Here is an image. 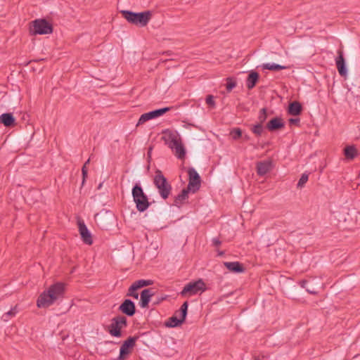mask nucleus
<instances>
[{
    "instance_id": "41",
    "label": "nucleus",
    "mask_w": 360,
    "mask_h": 360,
    "mask_svg": "<svg viewBox=\"0 0 360 360\" xmlns=\"http://www.w3.org/2000/svg\"><path fill=\"white\" fill-rule=\"evenodd\" d=\"M308 284V281L306 280H303L300 282V285L302 288H307V285Z\"/></svg>"
},
{
    "instance_id": "38",
    "label": "nucleus",
    "mask_w": 360,
    "mask_h": 360,
    "mask_svg": "<svg viewBox=\"0 0 360 360\" xmlns=\"http://www.w3.org/2000/svg\"><path fill=\"white\" fill-rule=\"evenodd\" d=\"M212 244L214 246H219L221 243V240L218 238H214L212 240Z\"/></svg>"
},
{
    "instance_id": "29",
    "label": "nucleus",
    "mask_w": 360,
    "mask_h": 360,
    "mask_svg": "<svg viewBox=\"0 0 360 360\" xmlns=\"http://www.w3.org/2000/svg\"><path fill=\"white\" fill-rule=\"evenodd\" d=\"M188 306V302H185L181 306L180 309L179 311H176V314H179V317H181L183 320L186 319V317L187 315Z\"/></svg>"
},
{
    "instance_id": "43",
    "label": "nucleus",
    "mask_w": 360,
    "mask_h": 360,
    "mask_svg": "<svg viewBox=\"0 0 360 360\" xmlns=\"http://www.w3.org/2000/svg\"><path fill=\"white\" fill-rule=\"evenodd\" d=\"M89 162H90V158H89V159L86 161V162L84 164V165H83V166H85V167H86V165H87L88 164H89Z\"/></svg>"
},
{
    "instance_id": "34",
    "label": "nucleus",
    "mask_w": 360,
    "mask_h": 360,
    "mask_svg": "<svg viewBox=\"0 0 360 360\" xmlns=\"http://www.w3.org/2000/svg\"><path fill=\"white\" fill-rule=\"evenodd\" d=\"M226 80V89L229 92H230L233 88L236 86V82L230 77L227 78Z\"/></svg>"
},
{
    "instance_id": "13",
    "label": "nucleus",
    "mask_w": 360,
    "mask_h": 360,
    "mask_svg": "<svg viewBox=\"0 0 360 360\" xmlns=\"http://www.w3.org/2000/svg\"><path fill=\"white\" fill-rule=\"evenodd\" d=\"M119 310L128 316H132L136 313L135 304L131 300L126 299L120 305Z\"/></svg>"
},
{
    "instance_id": "6",
    "label": "nucleus",
    "mask_w": 360,
    "mask_h": 360,
    "mask_svg": "<svg viewBox=\"0 0 360 360\" xmlns=\"http://www.w3.org/2000/svg\"><path fill=\"white\" fill-rule=\"evenodd\" d=\"M127 326V318L124 316H117L112 319L111 323L108 326V333L113 337L122 336L121 330Z\"/></svg>"
},
{
    "instance_id": "39",
    "label": "nucleus",
    "mask_w": 360,
    "mask_h": 360,
    "mask_svg": "<svg viewBox=\"0 0 360 360\" xmlns=\"http://www.w3.org/2000/svg\"><path fill=\"white\" fill-rule=\"evenodd\" d=\"M82 176H83V182L85 181V179L87 176V168L85 166H83L82 168Z\"/></svg>"
},
{
    "instance_id": "7",
    "label": "nucleus",
    "mask_w": 360,
    "mask_h": 360,
    "mask_svg": "<svg viewBox=\"0 0 360 360\" xmlns=\"http://www.w3.org/2000/svg\"><path fill=\"white\" fill-rule=\"evenodd\" d=\"M205 290V283L200 279L186 285L180 294L181 296H186V295H193L198 293L200 291L203 292Z\"/></svg>"
},
{
    "instance_id": "22",
    "label": "nucleus",
    "mask_w": 360,
    "mask_h": 360,
    "mask_svg": "<svg viewBox=\"0 0 360 360\" xmlns=\"http://www.w3.org/2000/svg\"><path fill=\"white\" fill-rule=\"evenodd\" d=\"M179 314H174V316L170 317L167 321L165 322V326L169 328H174L180 326L185 320H183L181 317H179Z\"/></svg>"
},
{
    "instance_id": "42",
    "label": "nucleus",
    "mask_w": 360,
    "mask_h": 360,
    "mask_svg": "<svg viewBox=\"0 0 360 360\" xmlns=\"http://www.w3.org/2000/svg\"><path fill=\"white\" fill-rule=\"evenodd\" d=\"M306 290H307V291L309 293H310V294H313V295H314V294H316V290H314V289L308 288L307 287Z\"/></svg>"
},
{
    "instance_id": "8",
    "label": "nucleus",
    "mask_w": 360,
    "mask_h": 360,
    "mask_svg": "<svg viewBox=\"0 0 360 360\" xmlns=\"http://www.w3.org/2000/svg\"><path fill=\"white\" fill-rule=\"evenodd\" d=\"M169 110V108H163L157 109L146 113H143L139 117L138 123L136 126H139L141 124H144L146 122L152 119H155L156 117H160L163 115L165 113Z\"/></svg>"
},
{
    "instance_id": "24",
    "label": "nucleus",
    "mask_w": 360,
    "mask_h": 360,
    "mask_svg": "<svg viewBox=\"0 0 360 360\" xmlns=\"http://www.w3.org/2000/svg\"><path fill=\"white\" fill-rule=\"evenodd\" d=\"M172 150L174 152L175 155L178 158L182 159L185 157L186 151L181 143V141H179V143L174 145Z\"/></svg>"
},
{
    "instance_id": "45",
    "label": "nucleus",
    "mask_w": 360,
    "mask_h": 360,
    "mask_svg": "<svg viewBox=\"0 0 360 360\" xmlns=\"http://www.w3.org/2000/svg\"><path fill=\"white\" fill-rule=\"evenodd\" d=\"M223 254H224L223 252H221L219 253V255H222Z\"/></svg>"
},
{
    "instance_id": "14",
    "label": "nucleus",
    "mask_w": 360,
    "mask_h": 360,
    "mask_svg": "<svg viewBox=\"0 0 360 360\" xmlns=\"http://www.w3.org/2000/svg\"><path fill=\"white\" fill-rule=\"evenodd\" d=\"M338 56L335 58V64L340 75L342 77H346L347 75V70L345 65V61L343 56V52L342 50L338 51Z\"/></svg>"
},
{
    "instance_id": "10",
    "label": "nucleus",
    "mask_w": 360,
    "mask_h": 360,
    "mask_svg": "<svg viewBox=\"0 0 360 360\" xmlns=\"http://www.w3.org/2000/svg\"><path fill=\"white\" fill-rule=\"evenodd\" d=\"M163 136L162 139L165 143L168 146L169 148H172L179 141H181V138L177 131L166 129L162 131Z\"/></svg>"
},
{
    "instance_id": "31",
    "label": "nucleus",
    "mask_w": 360,
    "mask_h": 360,
    "mask_svg": "<svg viewBox=\"0 0 360 360\" xmlns=\"http://www.w3.org/2000/svg\"><path fill=\"white\" fill-rule=\"evenodd\" d=\"M137 290L138 289L136 288V286H134L133 284H131L128 289L127 295L137 300L139 298V293L136 292Z\"/></svg>"
},
{
    "instance_id": "1",
    "label": "nucleus",
    "mask_w": 360,
    "mask_h": 360,
    "mask_svg": "<svg viewBox=\"0 0 360 360\" xmlns=\"http://www.w3.org/2000/svg\"><path fill=\"white\" fill-rule=\"evenodd\" d=\"M64 292V284L63 283H56L39 296L37 300V306L39 308H47L52 305L57 300L62 298Z\"/></svg>"
},
{
    "instance_id": "35",
    "label": "nucleus",
    "mask_w": 360,
    "mask_h": 360,
    "mask_svg": "<svg viewBox=\"0 0 360 360\" xmlns=\"http://www.w3.org/2000/svg\"><path fill=\"white\" fill-rule=\"evenodd\" d=\"M231 135L234 140H237L242 136V131L239 128H235L231 131Z\"/></svg>"
},
{
    "instance_id": "9",
    "label": "nucleus",
    "mask_w": 360,
    "mask_h": 360,
    "mask_svg": "<svg viewBox=\"0 0 360 360\" xmlns=\"http://www.w3.org/2000/svg\"><path fill=\"white\" fill-rule=\"evenodd\" d=\"M189 177L187 188L191 189L193 193L196 192L200 186V177L197 171L194 168H189L188 170Z\"/></svg>"
},
{
    "instance_id": "40",
    "label": "nucleus",
    "mask_w": 360,
    "mask_h": 360,
    "mask_svg": "<svg viewBox=\"0 0 360 360\" xmlns=\"http://www.w3.org/2000/svg\"><path fill=\"white\" fill-rule=\"evenodd\" d=\"M300 122L299 118H290L289 119V123L290 124H298Z\"/></svg>"
},
{
    "instance_id": "23",
    "label": "nucleus",
    "mask_w": 360,
    "mask_h": 360,
    "mask_svg": "<svg viewBox=\"0 0 360 360\" xmlns=\"http://www.w3.org/2000/svg\"><path fill=\"white\" fill-rule=\"evenodd\" d=\"M302 112V105L301 104L297 101H294L291 103H290L288 107V114L296 116L301 113Z\"/></svg>"
},
{
    "instance_id": "44",
    "label": "nucleus",
    "mask_w": 360,
    "mask_h": 360,
    "mask_svg": "<svg viewBox=\"0 0 360 360\" xmlns=\"http://www.w3.org/2000/svg\"><path fill=\"white\" fill-rule=\"evenodd\" d=\"M243 138L246 141H248L250 139V136L248 135H245Z\"/></svg>"
},
{
    "instance_id": "32",
    "label": "nucleus",
    "mask_w": 360,
    "mask_h": 360,
    "mask_svg": "<svg viewBox=\"0 0 360 360\" xmlns=\"http://www.w3.org/2000/svg\"><path fill=\"white\" fill-rule=\"evenodd\" d=\"M266 118H267L266 109L265 108H263L260 110L259 114L258 116L259 123H261L262 124H263V123L266 121Z\"/></svg>"
},
{
    "instance_id": "37",
    "label": "nucleus",
    "mask_w": 360,
    "mask_h": 360,
    "mask_svg": "<svg viewBox=\"0 0 360 360\" xmlns=\"http://www.w3.org/2000/svg\"><path fill=\"white\" fill-rule=\"evenodd\" d=\"M206 103L209 105L214 106L215 103L214 101V97L212 95L207 96L206 98Z\"/></svg>"
},
{
    "instance_id": "17",
    "label": "nucleus",
    "mask_w": 360,
    "mask_h": 360,
    "mask_svg": "<svg viewBox=\"0 0 360 360\" xmlns=\"http://www.w3.org/2000/svg\"><path fill=\"white\" fill-rule=\"evenodd\" d=\"M285 124L282 118L276 117L271 119L266 124V128L271 131H274L283 128Z\"/></svg>"
},
{
    "instance_id": "12",
    "label": "nucleus",
    "mask_w": 360,
    "mask_h": 360,
    "mask_svg": "<svg viewBox=\"0 0 360 360\" xmlns=\"http://www.w3.org/2000/svg\"><path fill=\"white\" fill-rule=\"evenodd\" d=\"M78 227L82 241L86 245H91L93 243L92 236L84 222L83 221H79Z\"/></svg>"
},
{
    "instance_id": "19",
    "label": "nucleus",
    "mask_w": 360,
    "mask_h": 360,
    "mask_svg": "<svg viewBox=\"0 0 360 360\" xmlns=\"http://www.w3.org/2000/svg\"><path fill=\"white\" fill-rule=\"evenodd\" d=\"M272 165L271 161H262L257 164V172L259 176H264L271 171Z\"/></svg>"
},
{
    "instance_id": "15",
    "label": "nucleus",
    "mask_w": 360,
    "mask_h": 360,
    "mask_svg": "<svg viewBox=\"0 0 360 360\" xmlns=\"http://www.w3.org/2000/svg\"><path fill=\"white\" fill-rule=\"evenodd\" d=\"M155 295V292L151 288H147L142 290L141 292L139 305L141 308H146L148 307V304L150 301L151 297Z\"/></svg>"
},
{
    "instance_id": "30",
    "label": "nucleus",
    "mask_w": 360,
    "mask_h": 360,
    "mask_svg": "<svg viewBox=\"0 0 360 360\" xmlns=\"http://www.w3.org/2000/svg\"><path fill=\"white\" fill-rule=\"evenodd\" d=\"M17 313H18L17 306H15L10 311H8V312L3 314L2 319L4 321H8L11 317L15 316Z\"/></svg>"
},
{
    "instance_id": "5",
    "label": "nucleus",
    "mask_w": 360,
    "mask_h": 360,
    "mask_svg": "<svg viewBox=\"0 0 360 360\" xmlns=\"http://www.w3.org/2000/svg\"><path fill=\"white\" fill-rule=\"evenodd\" d=\"M30 32L32 34H47L53 32V27L45 19H36L32 22Z\"/></svg>"
},
{
    "instance_id": "3",
    "label": "nucleus",
    "mask_w": 360,
    "mask_h": 360,
    "mask_svg": "<svg viewBox=\"0 0 360 360\" xmlns=\"http://www.w3.org/2000/svg\"><path fill=\"white\" fill-rule=\"evenodd\" d=\"M153 184L157 188L161 198L163 200L167 199L172 193V188L160 170L155 172L153 178Z\"/></svg>"
},
{
    "instance_id": "28",
    "label": "nucleus",
    "mask_w": 360,
    "mask_h": 360,
    "mask_svg": "<svg viewBox=\"0 0 360 360\" xmlns=\"http://www.w3.org/2000/svg\"><path fill=\"white\" fill-rule=\"evenodd\" d=\"M250 130L257 136H260L264 131V127L261 123H257L252 125L250 128Z\"/></svg>"
},
{
    "instance_id": "33",
    "label": "nucleus",
    "mask_w": 360,
    "mask_h": 360,
    "mask_svg": "<svg viewBox=\"0 0 360 360\" xmlns=\"http://www.w3.org/2000/svg\"><path fill=\"white\" fill-rule=\"evenodd\" d=\"M309 179L308 174L304 173L302 174L301 177L300 178L298 183L297 184V188H302L305 185V184L307 182Z\"/></svg>"
},
{
    "instance_id": "18",
    "label": "nucleus",
    "mask_w": 360,
    "mask_h": 360,
    "mask_svg": "<svg viewBox=\"0 0 360 360\" xmlns=\"http://www.w3.org/2000/svg\"><path fill=\"white\" fill-rule=\"evenodd\" d=\"M223 264L230 272L243 273L245 271L243 265L239 262H224Z\"/></svg>"
},
{
    "instance_id": "4",
    "label": "nucleus",
    "mask_w": 360,
    "mask_h": 360,
    "mask_svg": "<svg viewBox=\"0 0 360 360\" xmlns=\"http://www.w3.org/2000/svg\"><path fill=\"white\" fill-rule=\"evenodd\" d=\"M132 196L138 211H146L150 206L147 195L144 193L141 186L136 184L132 188Z\"/></svg>"
},
{
    "instance_id": "36",
    "label": "nucleus",
    "mask_w": 360,
    "mask_h": 360,
    "mask_svg": "<svg viewBox=\"0 0 360 360\" xmlns=\"http://www.w3.org/2000/svg\"><path fill=\"white\" fill-rule=\"evenodd\" d=\"M253 359L255 360H267L268 356L262 354H255L253 355Z\"/></svg>"
},
{
    "instance_id": "21",
    "label": "nucleus",
    "mask_w": 360,
    "mask_h": 360,
    "mask_svg": "<svg viewBox=\"0 0 360 360\" xmlns=\"http://www.w3.org/2000/svg\"><path fill=\"white\" fill-rule=\"evenodd\" d=\"M259 75L257 72L252 71L246 80V86L248 89H252L256 85Z\"/></svg>"
},
{
    "instance_id": "27",
    "label": "nucleus",
    "mask_w": 360,
    "mask_h": 360,
    "mask_svg": "<svg viewBox=\"0 0 360 360\" xmlns=\"http://www.w3.org/2000/svg\"><path fill=\"white\" fill-rule=\"evenodd\" d=\"M153 283V281L152 280H143V279H141V280H138V281H136L135 282H134L132 284L134 285V286H136V288L139 290L141 288H143V287H146V286H148V285H150Z\"/></svg>"
},
{
    "instance_id": "25",
    "label": "nucleus",
    "mask_w": 360,
    "mask_h": 360,
    "mask_svg": "<svg viewBox=\"0 0 360 360\" xmlns=\"http://www.w3.org/2000/svg\"><path fill=\"white\" fill-rule=\"evenodd\" d=\"M262 68L264 70H269L271 71H279L281 70H285L288 68L287 66L281 65L276 63H263Z\"/></svg>"
},
{
    "instance_id": "26",
    "label": "nucleus",
    "mask_w": 360,
    "mask_h": 360,
    "mask_svg": "<svg viewBox=\"0 0 360 360\" xmlns=\"http://www.w3.org/2000/svg\"><path fill=\"white\" fill-rule=\"evenodd\" d=\"M344 155L347 159L353 160L357 155V150L354 146H349L344 149Z\"/></svg>"
},
{
    "instance_id": "11",
    "label": "nucleus",
    "mask_w": 360,
    "mask_h": 360,
    "mask_svg": "<svg viewBox=\"0 0 360 360\" xmlns=\"http://www.w3.org/2000/svg\"><path fill=\"white\" fill-rule=\"evenodd\" d=\"M138 337H129L127 340H125L120 349V355L117 358L118 360H124L126 359L127 356L130 353L131 349H132L137 340Z\"/></svg>"
},
{
    "instance_id": "20",
    "label": "nucleus",
    "mask_w": 360,
    "mask_h": 360,
    "mask_svg": "<svg viewBox=\"0 0 360 360\" xmlns=\"http://www.w3.org/2000/svg\"><path fill=\"white\" fill-rule=\"evenodd\" d=\"M15 117L12 113H4L0 115V123L3 124L5 127H11L15 124Z\"/></svg>"
},
{
    "instance_id": "2",
    "label": "nucleus",
    "mask_w": 360,
    "mask_h": 360,
    "mask_svg": "<svg viewBox=\"0 0 360 360\" xmlns=\"http://www.w3.org/2000/svg\"><path fill=\"white\" fill-rule=\"evenodd\" d=\"M120 13L128 22L141 27L146 26L152 18L150 11L135 13L131 11L122 10Z\"/></svg>"
},
{
    "instance_id": "16",
    "label": "nucleus",
    "mask_w": 360,
    "mask_h": 360,
    "mask_svg": "<svg viewBox=\"0 0 360 360\" xmlns=\"http://www.w3.org/2000/svg\"><path fill=\"white\" fill-rule=\"evenodd\" d=\"M191 191V190L188 189V188L183 189L181 193L174 198L173 205L180 207L184 204L188 198V193Z\"/></svg>"
}]
</instances>
